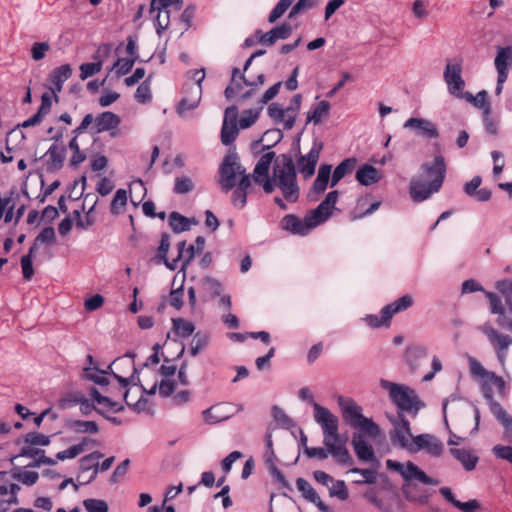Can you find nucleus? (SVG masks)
Wrapping results in <instances>:
<instances>
[{
  "instance_id": "f257e3e1",
  "label": "nucleus",
  "mask_w": 512,
  "mask_h": 512,
  "mask_svg": "<svg viewBox=\"0 0 512 512\" xmlns=\"http://www.w3.org/2000/svg\"><path fill=\"white\" fill-rule=\"evenodd\" d=\"M446 175L444 157L435 156L431 163H423L420 172L410 181L409 193L414 202H422L437 193Z\"/></svg>"
},
{
  "instance_id": "f03ea898",
  "label": "nucleus",
  "mask_w": 512,
  "mask_h": 512,
  "mask_svg": "<svg viewBox=\"0 0 512 512\" xmlns=\"http://www.w3.org/2000/svg\"><path fill=\"white\" fill-rule=\"evenodd\" d=\"M338 198V191L329 192L325 199L315 209L308 211L303 219L293 214L286 215L281 221L282 229L292 234L307 235L331 217Z\"/></svg>"
},
{
  "instance_id": "7ed1b4c3",
  "label": "nucleus",
  "mask_w": 512,
  "mask_h": 512,
  "mask_svg": "<svg viewBox=\"0 0 512 512\" xmlns=\"http://www.w3.org/2000/svg\"><path fill=\"white\" fill-rule=\"evenodd\" d=\"M278 188L283 198L290 202H296L299 197V186L296 181L294 162L289 155L278 157L273 166V173L263 184L266 193H272Z\"/></svg>"
},
{
  "instance_id": "20e7f679",
  "label": "nucleus",
  "mask_w": 512,
  "mask_h": 512,
  "mask_svg": "<svg viewBox=\"0 0 512 512\" xmlns=\"http://www.w3.org/2000/svg\"><path fill=\"white\" fill-rule=\"evenodd\" d=\"M386 467L401 475L404 480L403 493L409 501L425 504L428 501V495H416L413 493L412 482L417 481L426 485H438L439 481L429 477L422 469L411 461L401 463L388 459Z\"/></svg>"
},
{
  "instance_id": "39448f33",
  "label": "nucleus",
  "mask_w": 512,
  "mask_h": 512,
  "mask_svg": "<svg viewBox=\"0 0 512 512\" xmlns=\"http://www.w3.org/2000/svg\"><path fill=\"white\" fill-rule=\"evenodd\" d=\"M338 405L341 409L343 420L352 428L359 429L362 433L376 438L380 435L379 426L371 419L363 415V409L352 398L339 396Z\"/></svg>"
},
{
  "instance_id": "423d86ee",
  "label": "nucleus",
  "mask_w": 512,
  "mask_h": 512,
  "mask_svg": "<svg viewBox=\"0 0 512 512\" xmlns=\"http://www.w3.org/2000/svg\"><path fill=\"white\" fill-rule=\"evenodd\" d=\"M380 386L388 392L391 401L397 406L398 413L408 412L416 415L420 409V401L415 391L404 384L386 379L380 380Z\"/></svg>"
},
{
  "instance_id": "0eeeda50",
  "label": "nucleus",
  "mask_w": 512,
  "mask_h": 512,
  "mask_svg": "<svg viewBox=\"0 0 512 512\" xmlns=\"http://www.w3.org/2000/svg\"><path fill=\"white\" fill-rule=\"evenodd\" d=\"M314 420L323 431V444L331 446L332 442L344 443L346 441L339 435V419L329 409L313 402Z\"/></svg>"
},
{
  "instance_id": "6e6552de",
  "label": "nucleus",
  "mask_w": 512,
  "mask_h": 512,
  "mask_svg": "<svg viewBox=\"0 0 512 512\" xmlns=\"http://www.w3.org/2000/svg\"><path fill=\"white\" fill-rule=\"evenodd\" d=\"M302 102V96L296 94L288 107L284 108L279 103H272L268 109L269 117L277 125H282L284 129L290 130L293 128L297 115L299 113Z\"/></svg>"
},
{
  "instance_id": "1a4fd4ad",
  "label": "nucleus",
  "mask_w": 512,
  "mask_h": 512,
  "mask_svg": "<svg viewBox=\"0 0 512 512\" xmlns=\"http://www.w3.org/2000/svg\"><path fill=\"white\" fill-rule=\"evenodd\" d=\"M265 80L264 74H259L257 77V82H249L245 80L244 76L241 74L239 68H234L232 70V78L230 85L225 89V96L227 99L232 98L233 96H239L240 99L245 100L252 97L256 91V87L258 85H262Z\"/></svg>"
},
{
  "instance_id": "9d476101",
  "label": "nucleus",
  "mask_w": 512,
  "mask_h": 512,
  "mask_svg": "<svg viewBox=\"0 0 512 512\" xmlns=\"http://www.w3.org/2000/svg\"><path fill=\"white\" fill-rule=\"evenodd\" d=\"M246 170L241 166L239 157L235 152L227 154L220 166L219 183L224 192H229L236 185V178Z\"/></svg>"
},
{
  "instance_id": "9b49d317",
  "label": "nucleus",
  "mask_w": 512,
  "mask_h": 512,
  "mask_svg": "<svg viewBox=\"0 0 512 512\" xmlns=\"http://www.w3.org/2000/svg\"><path fill=\"white\" fill-rule=\"evenodd\" d=\"M305 454L310 458H318L320 460L326 459L329 455L333 457V459L342 465H351L353 463V459L346 448L344 443H336L332 442L331 446L324 445L322 447H307L305 446Z\"/></svg>"
},
{
  "instance_id": "f8f14e48",
  "label": "nucleus",
  "mask_w": 512,
  "mask_h": 512,
  "mask_svg": "<svg viewBox=\"0 0 512 512\" xmlns=\"http://www.w3.org/2000/svg\"><path fill=\"white\" fill-rule=\"evenodd\" d=\"M391 423L393 425V430L390 434L392 443L411 452L415 442V436L411 433L409 421L402 413H398L397 418L391 419Z\"/></svg>"
},
{
  "instance_id": "ddd939ff",
  "label": "nucleus",
  "mask_w": 512,
  "mask_h": 512,
  "mask_svg": "<svg viewBox=\"0 0 512 512\" xmlns=\"http://www.w3.org/2000/svg\"><path fill=\"white\" fill-rule=\"evenodd\" d=\"M443 78L449 93L457 98H463L465 81L462 78L461 60H448L443 72Z\"/></svg>"
},
{
  "instance_id": "4468645a",
  "label": "nucleus",
  "mask_w": 512,
  "mask_h": 512,
  "mask_svg": "<svg viewBox=\"0 0 512 512\" xmlns=\"http://www.w3.org/2000/svg\"><path fill=\"white\" fill-rule=\"evenodd\" d=\"M108 369L123 387H126L129 383L140 382V379L135 375L137 370L131 354L117 358L108 366Z\"/></svg>"
},
{
  "instance_id": "2eb2a0df",
  "label": "nucleus",
  "mask_w": 512,
  "mask_h": 512,
  "mask_svg": "<svg viewBox=\"0 0 512 512\" xmlns=\"http://www.w3.org/2000/svg\"><path fill=\"white\" fill-rule=\"evenodd\" d=\"M478 329L487 337L494 347L499 363L505 367L507 349L512 344V338L498 332L490 323H484Z\"/></svg>"
},
{
  "instance_id": "dca6fc26",
  "label": "nucleus",
  "mask_w": 512,
  "mask_h": 512,
  "mask_svg": "<svg viewBox=\"0 0 512 512\" xmlns=\"http://www.w3.org/2000/svg\"><path fill=\"white\" fill-rule=\"evenodd\" d=\"M202 98V86L185 85L184 96L177 105L176 111L179 116L185 118L188 113L196 109Z\"/></svg>"
},
{
  "instance_id": "f3484780",
  "label": "nucleus",
  "mask_w": 512,
  "mask_h": 512,
  "mask_svg": "<svg viewBox=\"0 0 512 512\" xmlns=\"http://www.w3.org/2000/svg\"><path fill=\"white\" fill-rule=\"evenodd\" d=\"M425 451L432 457H440L443 453V443L434 435L423 433L415 436V442L410 453Z\"/></svg>"
},
{
  "instance_id": "a211bd4d",
  "label": "nucleus",
  "mask_w": 512,
  "mask_h": 512,
  "mask_svg": "<svg viewBox=\"0 0 512 512\" xmlns=\"http://www.w3.org/2000/svg\"><path fill=\"white\" fill-rule=\"evenodd\" d=\"M485 397L489 401L490 412L503 426L506 437L512 441V417L506 412L499 402L493 399L491 393H486Z\"/></svg>"
},
{
  "instance_id": "6ab92c4d",
  "label": "nucleus",
  "mask_w": 512,
  "mask_h": 512,
  "mask_svg": "<svg viewBox=\"0 0 512 512\" xmlns=\"http://www.w3.org/2000/svg\"><path fill=\"white\" fill-rule=\"evenodd\" d=\"M101 458L102 454L100 452H93L80 459L78 479L85 478V474L89 473V477H87L85 481H82L81 484H88L96 478L99 469V460Z\"/></svg>"
},
{
  "instance_id": "aec40b11",
  "label": "nucleus",
  "mask_w": 512,
  "mask_h": 512,
  "mask_svg": "<svg viewBox=\"0 0 512 512\" xmlns=\"http://www.w3.org/2000/svg\"><path fill=\"white\" fill-rule=\"evenodd\" d=\"M233 415V407L228 403H220L211 406L202 412V417L207 424H217L229 419Z\"/></svg>"
},
{
  "instance_id": "412c9836",
  "label": "nucleus",
  "mask_w": 512,
  "mask_h": 512,
  "mask_svg": "<svg viewBox=\"0 0 512 512\" xmlns=\"http://www.w3.org/2000/svg\"><path fill=\"white\" fill-rule=\"evenodd\" d=\"M141 388L143 393L154 395L158 391L159 395L165 398L175 391L176 381L175 378L160 377V380H156L150 386L148 385L147 380L143 381L141 383Z\"/></svg>"
},
{
  "instance_id": "4be33fe9",
  "label": "nucleus",
  "mask_w": 512,
  "mask_h": 512,
  "mask_svg": "<svg viewBox=\"0 0 512 512\" xmlns=\"http://www.w3.org/2000/svg\"><path fill=\"white\" fill-rule=\"evenodd\" d=\"M72 68L69 64H64L59 67H56L49 75L50 87L49 89L52 91L54 95V99L58 101V93L62 91L63 84L71 77Z\"/></svg>"
},
{
  "instance_id": "5701e85b",
  "label": "nucleus",
  "mask_w": 512,
  "mask_h": 512,
  "mask_svg": "<svg viewBox=\"0 0 512 512\" xmlns=\"http://www.w3.org/2000/svg\"><path fill=\"white\" fill-rule=\"evenodd\" d=\"M321 149L322 146L315 143L309 153L301 156L297 161L298 170L305 178H309L314 174Z\"/></svg>"
},
{
  "instance_id": "b1692460",
  "label": "nucleus",
  "mask_w": 512,
  "mask_h": 512,
  "mask_svg": "<svg viewBox=\"0 0 512 512\" xmlns=\"http://www.w3.org/2000/svg\"><path fill=\"white\" fill-rule=\"evenodd\" d=\"M403 126L405 129H415L418 134L427 138L434 139L439 136L436 125L428 119L412 117L406 120Z\"/></svg>"
},
{
  "instance_id": "393cba45",
  "label": "nucleus",
  "mask_w": 512,
  "mask_h": 512,
  "mask_svg": "<svg viewBox=\"0 0 512 512\" xmlns=\"http://www.w3.org/2000/svg\"><path fill=\"white\" fill-rule=\"evenodd\" d=\"M143 392L141 386H135L128 389L124 393V400L126 404L131 407L134 411L141 413L146 412L150 413L152 411V404L149 402L147 398H145L142 394L140 395L137 401L134 398L140 393Z\"/></svg>"
},
{
  "instance_id": "a878e982",
  "label": "nucleus",
  "mask_w": 512,
  "mask_h": 512,
  "mask_svg": "<svg viewBox=\"0 0 512 512\" xmlns=\"http://www.w3.org/2000/svg\"><path fill=\"white\" fill-rule=\"evenodd\" d=\"M292 27L290 24L283 23L277 27H274L267 33L257 32L258 41L262 44L271 46L279 39H287L292 34Z\"/></svg>"
},
{
  "instance_id": "bb28decb",
  "label": "nucleus",
  "mask_w": 512,
  "mask_h": 512,
  "mask_svg": "<svg viewBox=\"0 0 512 512\" xmlns=\"http://www.w3.org/2000/svg\"><path fill=\"white\" fill-rule=\"evenodd\" d=\"M91 396L97 405V412L103 416H106V414L110 412L116 413L123 410L121 402L113 401L106 396H102L96 389L91 390Z\"/></svg>"
},
{
  "instance_id": "cd10ccee",
  "label": "nucleus",
  "mask_w": 512,
  "mask_h": 512,
  "mask_svg": "<svg viewBox=\"0 0 512 512\" xmlns=\"http://www.w3.org/2000/svg\"><path fill=\"white\" fill-rule=\"evenodd\" d=\"M450 454L463 466L466 471L475 469L479 457L467 448H450Z\"/></svg>"
},
{
  "instance_id": "c85d7f7f",
  "label": "nucleus",
  "mask_w": 512,
  "mask_h": 512,
  "mask_svg": "<svg viewBox=\"0 0 512 512\" xmlns=\"http://www.w3.org/2000/svg\"><path fill=\"white\" fill-rule=\"evenodd\" d=\"M275 157V153L274 152H268V153H265L263 154L255 168H254V171H253V180L255 183H259V184H264V181L266 179H269L270 177H268V172H269V169H270V166H271V163L273 161Z\"/></svg>"
},
{
  "instance_id": "c756f323",
  "label": "nucleus",
  "mask_w": 512,
  "mask_h": 512,
  "mask_svg": "<svg viewBox=\"0 0 512 512\" xmlns=\"http://www.w3.org/2000/svg\"><path fill=\"white\" fill-rule=\"evenodd\" d=\"M352 445L357 457L366 462L374 461L375 454L372 446L365 440L362 434H354Z\"/></svg>"
},
{
  "instance_id": "7c9ffc66",
  "label": "nucleus",
  "mask_w": 512,
  "mask_h": 512,
  "mask_svg": "<svg viewBox=\"0 0 512 512\" xmlns=\"http://www.w3.org/2000/svg\"><path fill=\"white\" fill-rule=\"evenodd\" d=\"M413 304V298L410 295H404L394 302L386 305L382 308L381 313L384 318V321H390L391 318L406 309H408Z\"/></svg>"
},
{
  "instance_id": "2f4dec72",
  "label": "nucleus",
  "mask_w": 512,
  "mask_h": 512,
  "mask_svg": "<svg viewBox=\"0 0 512 512\" xmlns=\"http://www.w3.org/2000/svg\"><path fill=\"white\" fill-rule=\"evenodd\" d=\"M296 487L308 501L314 503L321 511H328L326 505L321 501L319 495L307 480L298 478L296 480Z\"/></svg>"
},
{
  "instance_id": "473e14b6",
  "label": "nucleus",
  "mask_w": 512,
  "mask_h": 512,
  "mask_svg": "<svg viewBox=\"0 0 512 512\" xmlns=\"http://www.w3.org/2000/svg\"><path fill=\"white\" fill-rule=\"evenodd\" d=\"M331 171V165L324 164L320 166L317 177L313 183L311 192L309 194L310 198H314V195H319L326 190L331 176Z\"/></svg>"
},
{
  "instance_id": "72a5a7b5",
  "label": "nucleus",
  "mask_w": 512,
  "mask_h": 512,
  "mask_svg": "<svg viewBox=\"0 0 512 512\" xmlns=\"http://www.w3.org/2000/svg\"><path fill=\"white\" fill-rule=\"evenodd\" d=\"M97 445V442L90 438H83L81 442L69 447L66 450L60 451L57 453L56 458L59 461H64L66 459H74L81 453H83L87 447H94Z\"/></svg>"
},
{
  "instance_id": "f704fd0d",
  "label": "nucleus",
  "mask_w": 512,
  "mask_h": 512,
  "mask_svg": "<svg viewBox=\"0 0 512 512\" xmlns=\"http://www.w3.org/2000/svg\"><path fill=\"white\" fill-rule=\"evenodd\" d=\"M120 124V118L113 112L106 111L99 114L95 118V132L101 133L104 131L115 129Z\"/></svg>"
},
{
  "instance_id": "c9c22d12",
  "label": "nucleus",
  "mask_w": 512,
  "mask_h": 512,
  "mask_svg": "<svg viewBox=\"0 0 512 512\" xmlns=\"http://www.w3.org/2000/svg\"><path fill=\"white\" fill-rule=\"evenodd\" d=\"M512 61V47H498L497 55L494 60V65L497 74L507 75L509 72V66Z\"/></svg>"
},
{
  "instance_id": "e433bc0d",
  "label": "nucleus",
  "mask_w": 512,
  "mask_h": 512,
  "mask_svg": "<svg viewBox=\"0 0 512 512\" xmlns=\"http://www.w3.org/2000/svg\"><path fill=\"white\" fill-rule=\"evenodd\" d=\"M428 350L424 346H414L407 349L405 353V361L411 370L418 369L422 362L427 358Z\"/></svg>"
},
{
  "instance_id": "4c0bfd02",
  "label": "nucleus",
  "mask_w": 512,
  "mask_h": 512,
  "mask_svg": "<svg viewBox=\"0 0 512 512\" xmlns=\"http://www.w3.org/2000/svg\"><path fill=\"white\" fill-rule=\"evenodd\" d=\"M356 180L364 186H369L380 180V173L374 166L364 164L357 170Z\"/></svg>"
},
{
  "instance_id": "58836bf2",
  "label": "nucleus",
  "mask_w": 512,
  "mask_h": 512,
  "mask_svg": "<svg viewBox=\"0 0 512 512\" xmlns=\"http://www.w3.org/2000/svg\"><path fill=\"white\" fill-rule=\"evenodd\" d=\"M330 111V103L323 100L311 107L307 113V121L315 125L319 124L323 118H326Z\"/></svg>"
},
{
  "instance_id": "ea45409f",
  "label": "nucleus",
  "mask_w": 512,
  "mask_h": 512,
  "mask_svg": "<svg viewBox=\"0 0 512 512\" xmlns=\"http://www.w3.org/2000/svg\"><path fill=\"white\" fill-rule=\"evenodd\" d=\"M68 427L76 434L94 435L99 432L97 423L88 420H72L68 423Z\"/></svg>"
},
{
  "instance_id": "a19ab883",
  "label": "nucleus",
  "mask_w": 512,
  "mask_h": 512,
  "mask_svg": "<svg viewBox=\"0 0 512 512\" xmlns=\"http://www.w3.org/2000/svg\"><path fill=\"white\" fill-rule=\"evenodd\" d=\"M94 62L83 63L80 65V79L86 80L87 78L97 74L101 71L103 60L99 53L93 55Z\"/></svg>"
},
{
  "instance_id": "79ce46f5",
  "label": "nucleus",
  "mask_w": 512,
  "mask_h": 512,
  "mask_svg": "<svg viewBox=\"0 0 512 512\" xmlns=\"http://www.w3.org/2000/svg\"><path fill=\"white\" fill-rule=\"evenodd\" d=\"M356 160L349 158L342 161L334 170L331 176V187H334L343 177L351 173L355 167Z\"/></svg>"
},
{
  "instance_id": "37998d69",
  "label": "nucleus",
  "mask_w": 512,
  "mask_h": 512,
  "mask_svg": "<svg viewBox=\"0 0 512 512\" xmlns=\"http://www.w3.org/2000/svg\"><path fill=\"white\" fill-rule=\"evenodd\" d=\"M487 298H488L489 304H490V311L493 314H498L497 322L501 326L504 323V321L508 315V308L505 309L503 307L501 299L495 293L488 292Z\"/></svg>"
},
{
  "instance_id": "c03bdc74",
  "label": "nucleus",
  "mask_w": 512,
  "mask_h": 512,
  "mask_svg": "<svg viewBox=\"0 0 512 512\" xmlns=\"http://www.w3.org/2000/svg\"><path fill=\"white\" fill-rule=\"evenodd\" d=\"M173 333L180 338H187L191 336L195 330L194 324L182 318L172 319Z\"/></svg>"
},
{
  "instance_id": "a18cd8bd",
  "label": "nucleus",
  "mask_w": 512,
  "mask_h": 512,
  "mask_svg": "<svg viewBox=\"0 0 512 512\" xmlns=\"http://www.w3.org/2000/svg\"><path fill=\"white\" fill-rule=\"evenodd\" d=\"M12 477L20 481L24 485L32 486L37 482L39 475L35 471L21 470L20 468H15L12 471Z\"/></svg>"
},
{
  "instance_id": "49530a36",
  "label": "nucleus",
  "mask_w": 512,
  "mask_h": 512,
  "mask_svg": "<svg viewBox=\"0 0 512 512\" xmlns=\"http://www.w3.org/2000/svg\"><path fill=\"white\" fill-rule=\"evenodd\" d=\"M169 224L176 233L187 231L190 228V220L177 212L170 214Z\"/></svg>"
},
{
  "instance_id": "de8ad7c7",
  "label": "nucleus",
  "mask_w": 512,
  "mask_h": 512,
  "mask_svg": "<svg viewBox=\"0 0 512 512\" xmlns=\"http://www.w3.org/2000/svg\"><path fill=\"white\" fill-rule=\"evenodd\" d=\"M56 240V234L53 227L44 228L38 236L35 238L33 245L30 248H34L36 252L38 246L41 244H53Z\"/></svg>"
},
{
  "instance_id": "09e8293b",
  "label": "nucleus",
  "mask_w": 512,
  "mask_h": 512,
  "mask_svg": "<svg viewBox=\"0 0 512 512\" xmlns=\"http://www.w3.org/2000/svg\"><path fill=\"white\" fill-rule=\"evenodd\" d=\"M209 343V337L200 332L196 333L190 343V353L192 356L198 355L202 352Z\"/></svg>"
},
{
  "instance_id": "8fccbe9b",
  "label": "nucleus",
  "mask_w": 512,
  "mask_h": 512,
  "mask_svg": "<svg viewBox=\"0 0 512 512\" xmlns=\"http://www.w3.org/2000/svg\"><path fill=\"white\" fill-rule=\"evenodd\" d=\"M169 247H170L169 236L168 235H163L162 238H161V242H160L159 248H158V257L164 261L165 265L169 269L174 270L177 267V265H176L177 264V258L174 259L171 263L167 260L166 256H167V253L169 251Z\"/></svg>"
},
{
  "instance_id": "3c124183",
  "label": "nucleus",
  "mask_w": 512,
  "mask_h": 512,
  "mask_svg": "<svg viewBox=\"0 0 512 512\" xmlns=\"http://www.w3.org/2000/svg\"><path fill=\"white\" fill-rule=\"evenodd\" d=\"M468 364L470 372L473 376L481 378L484 382H487L492 372H489L484 366L474 357L468 358Z\"/></svg>"
},
{
  "instance_id": "603ef678",
  "label": "nucleus",
  "mask_w": 512,
  "mask_h": 512,
  "mask_svg": "<svg viewBox=\"0 0 512 512\" xmlns=\"http://www.w3.org/2000/svg\"><path fill=\"white\" fill-rule=\"evenodd\" d=\"M36 252L34 248H30L28 254L23 255L21 257V268L23 273V278L27 281L31 280L34 275V269L32 265V257Z\"/></svg>"
},
{
  "instance_id": "864d4df0",
  "label": "nucleus",
  "mask_w": 512,
  "mask_h": 512,
  "mask_svg": "<svg viewBox=\"0 0 512 512\" xmlns=\"http://www.w3.org/2000/svg\"><path fill=\"white\" fill-rule=\"evenodd\" d=\"M197 250L194 245H190L186 248V242L181 241L178 243V256L177 262L183 261V264L187 265L196 255Z\"/></svg>"
},
{
  "instance_id": "5fc2aeb1",
  "label": "nucleus",
  "mask_w": 512,
  "mask_h": 512,
  "mask_svg": "<svg viewBox=\"0 0 512 512\" xmlns=\"http://www.w3.org/2000/svg\"><path fill=\"white\" fill-rule=\"evenodd\" d=\"M181 6L182 0H152L150 12H154L156 9L179 11Z\"/></svg>"
},
{
  "instance_id": "6e6d98bb",
  "label": "nucleus",
  "mask_w": 512,
  "mask_h": 512,
  "mask_svg": "<svg viewBox=\"0 0 512 512\" xmlns=\"http://www.w3.org/2000/svg\"><path fill=\"white\" fill-rule=\"evenodd\" d=\"M238 134L237 123H223L221 141L224 145H230Z\"/></svg>"
},
{
  "instance_id": "4d7b16f0",
  "label": "nucleus",
  "mask_w": 512,
  "mask_h": 512,
  "mask_svg": "<svg viewBox=\"0 0 512 512\" xmlns=\"http://www.w3.org/2000/svg\"><path fill=\"white\" fill-rule=\"evenodd\" d=\"M127 203V191L125 189H118L111 202V212L113 214H120Z\"/></svg>"
},
{
  "instance_id": "13d9d810",
  "label": "nucleus",
  "mask_w": 512,
  "mask_h": 512,
  "mask_svg": "<svg viewBox=\"0 0 512 512\" xmlns=\"http://www.w3.org/2000/svg\"><path fill=\"white\" fill-rule=\"evenodd\" d=\"M261 110L262 109H260V106L258 108L245 110L242 113L240 120H239L240 128L246 129V128H249L252 124H254L255 121L257 120V118L259 117Z\"/></svg>"
},
{
  "instance_id": "bf43d9fd",
  "label": "nucleus",
  "mask_w": 512,
  "mask_h": 512,
  "mask_svg": "<svg viewBox=\"0 0 512 512\" xmlns=\"http://www.w3.org/2000/svg\"><path fill=\"white\" fill-rule=\"evenodd\" d=\"M158 13L155 18L156 23V31L158 35H161L163 31H165L170 24V13L171 10L165 9H157Z\"/></svg>"
},
{
  "instance_id": "052dcab7",
  "label": "nucleus",
  "mask_w": 512,
  "mask_h": 512,
  "mask_svg": "<svg viewBox=\"0 0 512 512\" xmlns=\"http://www.w3.org/2000/svg\"><path fill=\"white\" fill-rule=\"evenodd\" d=\"M194 184L191 178L187 176L178 177L175 179L174 192L176 194H186L193 190Z\"/></svg>"
},
{
  "instance_id": "680f3d73",
  "label": "nucleus",
  "mask_w": 512,
  "mask_h": 512,
  "mask_svg": "<svg viewBox=\"0 0 512 512\" xmlns=\"http://www.w3.org/2000/svg\"><path fill=\"white\" fill-rule=\"evenodd\" d=\"M76 135L69 142V148L73 152L70 162L72 165H78L86 159V155L80 150Z\"/></svg>"
},
{
  "instance_id": "e2e57ef3",
  "label": "nucleus",
  "mask_w": 512,
  "mask_h": 512,
  "mask_svg": "<svg viewBox=\"0 0 512 512\" xmlns=\"http://www.w3.org/2000/svg\"><path fill=\"white\" fill-rule=\"evenodd\" d=\"M294 0H280L276 6L271 11L268 21L270 23H274L277 19H279L292 5Z\"/></svg>"
},
{
  "instance_id": "0e129e2a",
  "label": "nucleus",
  "mask_w": 512,
  "mask_h": 512,
  "mask_svg": "<svg viewBox=\"0 0 512 512\" xmlns=\"http://www.w3.org/2000/svg\"><path fill=\"white\" fill-rule=\"evenodd\" d=\"M85 376L97 384H108L107 371L89 367L85 369Z\"/></svg>"
},
{
  "instance_id": "69168bd1",
  "label": "nucleus",
  "mask_w": 512,
  "mask_h": 512,
  "mask_svg": "<svg viewBox=\"0 0 512 512\" xmlns=\"http://www.w3.org/2000/svg\"><path fill=\"white\" fill-rule=\"evenodd\" d=\"M83 506L87 512H108V504L101 499H86L83 501Z\"/></svg>"
},
{
  "instance_id": "338daca9",
  "label": "nucleus",
  "mask_w": 512,
  "mask_h": 512,
  "mask_svg": "<svg viewBox=\"0 0 512 512\" xmlns=\"http://www.w3.org/2000/svg\"><path fill=\"white\" fill-rule=\"evenodd\" d=\"M183 298H184V288L181 285L178 288L171 290L170 294L167 297V301L172 307L179 310L183 305Z\"/></svg>"
},
{
  "instance_id": "774afa93",
  "label": "nucleus",
  "mask_w": 512,
  "mask_h": 512,
  "mask_svg": "<svg viewBox=\"0 0 512 512\" xmlns=\"http://www.w3.org/2000/svg\"><path fill=\"white\" fill-rule=\"evenodd\" d=\"M135 61V58H120L114 64L113 69L118 76L126 75L132 69Z\"/></svg>"
}]
</instances>
